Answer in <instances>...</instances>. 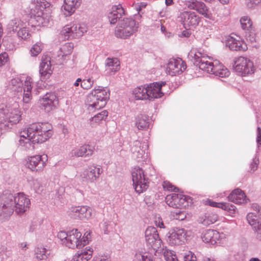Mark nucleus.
I'll return each mask as SVG.
<instances>
[{"label":"nucleus","mask_w":261,"mask_h":261,"mask_svg":"<svg viewBox=\"0 0 261 261\" xmlns=\"http://www.w3.org/2000/svg\"><path fill=\"white\" fill-rule=\"evenodd\" d=\"M108 112L106 111L103 110L100 113H98V114L94 115L92 118H91V122H95L96 123H99L100 121L105 119L108 116Z\"/></svg>","instance_id":"44"},{"label":"nucleus","mask_w":261,"mask_h":261,"mask_svg":"<svg viewBox=\"0 0 261 261\" xmlns=\"http://www.w3.org/2000/svg\"><path fill=\"white\" fill-rule=\"evenodd\" d=\"M165 84V82H161L153 83L147 86H141L135 88L133 93L137 99L152 100L163 95L161 89Z\"/></svg>","instance_id":"5"},{"label":"nucleus","mask_w":261,"mask_h":261,"mask_svg":"<svg viewBox=\"0 0 261 261\" xmlns=\"http://www.w3.org/2000/svg\"><path fill=\"white\" fill-rule=\"evenodd\" d=\"M120 69V62L117 58H107L105 62V74H114Z\"/></svg>","instance_id":"27"},{"label":"nucleus","mask_w":261,"mask_h":261,"mask_svg":"<svg viewBox=\"0 0 261 261\" xmlns=\"http://www.w3.org/2000/svg\"><path fill=\"white\" fill-rule=\"evenodd\" d=\"M186 30L182 31L180 33L178 34V36L180 38L185 37V38H188L191 35V32L187 29V28H185Z\"/></svg>","instance_id":"56"},{"label":"nucleus","mask_w":261,"mask_h":261,"mask_svg":"<svg viewBox=\"0 0 261 261\" xmlns=\"http://www.w3.org/2000/svg\"><path fill=\"white\" fill-rule=\"evenodd\" d=\"M261 2V0H249L247 2V6L249 8L253 7L254 6L257 5Z\"/></svg>","instance_id":"60"},{"label":"nucleus","mask_w":261,"mask_h":261,"mask_svg":"<svg viewBox=\"0 0 261 261\" xmlns=\"http://www.w3.org/2000/svg\"><path fill=\"white\" fill-rule=\"evenodd\" d=\"M240 21L242 29L245 32L254 29L252 21L249 16H245L241 17Z\"/></svg>","instance_id":"39"},{"label":"nucleus","mask_w":261,"mask_h":261,"mask_svg":"<svg viewBox=\"0 0 261 261\" xmlns=\"http://www.w3.org/2000/svg\"><path fill=\"white\" fill-rule=\"evenodd\" d=\"M133 186L136 192L140 194L148 188V179L144 170L139 167H135L132 172Z\"/></svg>","instance_id":"8"},{"label":"nucleus","mask_w":261,"mask_h":261,"mask_svg":"<svg viewBox=\"0 0 261 261\" xmlns=\"http://www.w3.org/2000/svg\"><path fill=\"white\" fill-rule=\"evenodd\" d=\"M187 68V65L181 59H170L167 67L168 73L174 76L181 73Z\"/></svg>","instance_id":"16"},{"label":"nucleus","mask_w":261,"mask_h":261,"mask_svg":"<svg viewBox=\"0 0 261 261\" xmlns=\"http://www.w3.org/2000/svg\"><path fill=\"white\" fill-rule=\"evenodd\" d=\"M72 49L73 46L70 44H65L63 46V47L60 49L61 51L63 53L62 56L70 55L72 51Z\"/></svg>","instance_id":"48"},{"label":"nucleus","mask_w":261,"mask_h":261,"mask_svg":"<svg viewBox=\"0 0 261 261\" xmlns=\"http://www.w3.org/2000/svg\"><path fill=\"white\" fill-rule=\"evenodd\" d=\"M8 55L6 52L0 54V66L5 65L8 61Z\"/></svg>","instance_id":"54"},{"label":"nucleus","mask_w":261,"mask_h":261,"mask_svg":"<svg viewBox=\"0 0 261 261\" xmlns=\"http://www.w3.org/2000/svg\"><path fill=\"white\" fill-rule=\"evenodd\" d=\"M164 256L166 261H178L177 256L173 251L165 249L164 251Z\"/></svg>","instance_id":"45"},{"label":"nucleus","mask_w":261,"mask_h":261,"mask_svg":"<svg viewBox=\"0 0 261 261\" xmlns=\"http://www.w3.org/2000/svg\"><path fill=\"white\" fill-rule=\"evenodd\" d=\"M155 224L156 226L160 228H164V224L162 219L158 218L155 221Z\"/></svg>","instance_id":"63"},{"label":"nucleus","mask_w":261,"mask_h":261,"mask_svg":"<svg viewBox=\"0 0 261 261\" xmlns=\"http://www.w3.org/2000/svg\"><path fill=\"white\" fill-rule=\"evenodd\" d=\"M23 25L22 21L19 18H14L11 20L7 25V30L9 32H17Z\"/></svg>","instance_id":"38"},{"label":"nucleus","mask_w":261,"mask_h":261,"mask_svg":"<svg viewBox=\"0 0 261 261\" xmlns=\"http://www.w3.org/2000/svg\"><path fill=\"white\" fill-rule=\"evenodd\" d=\"M20 111L17 102L0 106V128L8 129L20 119Z\"/></svg>","instance_id":"3"},{"label":"nucleus","mask_w":261,"mask_h":261,"mask_svg":"<svg viewBox=\"0 0 261 261\" xmlns=\"http://www.w3.org/2000/svg\"><path fill=\"white\" fill-rule=\"evenodd\" d=\"M253 229L256 232V239L259 241H261V225Z\"/></svg>","instance_id":"59"},{"label":"nucleus","mask_w":261,"mask_h":261,"mask_svg":"<svg viewBox=\"0 0 261 261\" xmlns=\"http://www.w3.org/2000/svg\"><path fill=\"white\" fill-rule=\"evenodd\" d=\"M245 37L247 41L251 44L256 43L257 41V37L254 29L245 32Z\"/></svg>","instance_id":"42"},{"label":"nucleus","mask_w":261,"mask_h":261,"mask_svg":"<svg viewBox=\"0 0 261 261\" xmlns=\"http://www.w3.org/2000/svg\"><path fill=\"white\" fill-rule=\"evenodd\" d=\"M247 220L248 223L252 227L253 229L261 225L259 221L258 216L254 215L253 213H249L247 215Z\"/></svg>","instance_id":"40"},{"label":"nucleus","mask_w":261,"mask_h":261,"mask_svg":"<svg viewBox=\"0 0 261 261\" xmlns=\"http://www.w3.org/2000/svg\"><path fill=\"white\" fill-rule=\"evenodd\" d=\"M138 28V23H136L134 19L124 16L118 23L115 29V35L118 38H127L136 32Z\"/></svg>","instance_id":"6"},{"label":"nucleus","mask_w":261,"mask_h":261,"mask_svg":"<svg viewBox=\"0 0 261 261\" xmlns=\"http://www.w3.org/2000/svg\"><path fill=\"white\" fill-rule=\"evenodd\" d=\"M186 5L189 9L197 11L205 18L212 19V14L204 3L197 0H191L187 2Z\"/></svg>","instance_id":"17"},{"label":"nucleus","mask_w":261,"mask_h":261,"mask_svg":"<svg viewBox=\"0 0 261 261\" xmlns=\"http://www.w3.org/2000/svg\"><path fill=\"white\" fill-rule=\"evenodd\" d=\"M17 35L19 38L23 40H27L31 36L28 29L23 26L17 32Z\"/></svg>","instance_id":"43"},{"label":"nucleus","mask_w":261,"mask_h":261,"mask_svg":"<svg viewBox=\"0 0 261 261\" xmlns=\"http://www.w3.org/2000/svg\"><path fill=\"white\" fill-rule=\"evenodd\" d=\"M82 233L77 229H73L68 231L67 242H66V246L69 248H80L88 244L87 240L84 237L80 240Z\"/></svg>","instance_id":"13"},{"label":"nucleus","mask_w":261,"mask_h":261,"mask_svg":"<svg viewBox=\"0 0 261 261\" xmlns=\"http://www.w3.org/2000/svg\"><path fill=\"white\" fill-rule=\"evenodd\" d=\"M11 84L14 87H20L23 84L18 79H12L11 81Z\"/></svg>","instance_id":"61"},{"label":"nucleus","mask_w":261,"mask_h":261,"mask_svg":"<svg viewBox=\"0 0 261 261\" xmlns=\"http://www.w3.org/2000/svg\"><path fill=\"white\" fill-rule=\"evenodd\" d=\"M41 44L40 43H37L34 44L30 49V53L32 56H37L42 50Z\"/></svg>","instance_id":"47"},{"label":"nucleus","mask_w":261,"mask_h":261,"mask_svg":"<svg viewBox=\"0 0 261 261\" xmlns=\"http://www.w3.org/2000/svg\"><path fill=\"white\" fill-rule=\"evenodd\" d=\"M256 143L258 147L261 145V128L258 127L257 128Z\"/></svg>","instance_id":"58"},{"label":"nucleus","mask_w":261,"mask_h":261,"mask_svg":"<svg viewBox=\"0 0 261 261\" xmlns=\"http://www.w3.org/2000/svg\"><path fill=\"white\" fill-rule=\"evenodd\" d=\"M68 231H61L58 233V238L61 240L63 245L66 246V242H67Z\"/></svg>","instance_id":"49"},{"label":"nucleus","mask_w":261,"mask_h":261,"mask_svg":"<svg viewBox=\"0 0 261 261\" xmlns=\"http://www.w3.org/2000/svg\"><path fill=\"white\" fill-rule=\"evenodd\" d=\"M150 119L146 115L140 114L136 117L135 126L139 130H146L149 128Z\"/></svg>","instance_id":"30"},{"label":"nucleus","mask_w":261,"mask_h":261,"mask_svg":"<svg viewBox=\"0 0 261 261\" xmlns=\"http://www.w3.org/2000/svg\"><path fill=\"white\" fill-rule=\"evenodd\" d=\"M253 208L255 211H257L258 216L260 217V219H261V206L255 204H253Z\"/></svg>","instance_id":"64"},{"label":"nucleus","mask_w":261,"mask_h":261,"mask_svg":"<svg viewBox=\"0 0 261 261\" xmlns=\"http://www.w3.org/2000/svg\"><path fill=\"white\" fill-rule=\"evenodd\" d=\"M223 203L216 202H214V201H211V200H209L208 201V204L210 206H213V207L221 208H222Z\"/></svg>","instance_id":"62"},{"label":"nucleus","mask_w":261,"mask_h":261,"mask_svg":"<svg viewBox=\"0 0 261 261\" xmlns=\"http://www.w3.org/2000/svg\"><path fill=\"white\" fill-rule=\"evenodd\" d=\"M31 204L30 199L23 193H18L15 196L14 207L15 212L21 214L29 209Z\"/></svg>","instance_id":"20"},{"label":"nucleus","mask_w":261,"mask_h":261,"mask_svg":"<svg viewBox=\"0 0 261 261\" xmlns=\"http://www.w3.org/2000/svg\"><path fill=\"white\" fill-rule=\"evenodd\" d=\"M15 196L10 191H5L0 196V217H9L14 212Z\"/></svg>","instance_id":"7"},{"label":"nucleus","mask_w":261,"mask_h":261,"mask_svg":"<svg viewBox=\"0 0 261 261\" xmlns=\"http://www.w3.org/2000/svg\"><path fill=\"white\" fill-rule=\"evenodd\" d=\"M228 198L229 201L237 204L246 203L248 201L244 192L240 189L234 190L229 195Z\"/></svg>","instance_id":"26"},{"label":"nucleus","mask_w":261,"mask_h":261,"mask_svg":"<svg viewBox=\"0 0 261 261\" xmlns=\"http://www.w3.org/2000/svg\"><path fill=\"white\" fill-rule=\"evenodd\" d=\"M109 98L110 93L104 88L99 87L97 89H94L87 96L86 105L88 110L89 112H93L102 108Z\"/></svg>","instance_id":"4"},{"label":"nucleus","mask_w":261,"mask_h":261,"mask_svg":"<svg viewBox=\"0 0 261 261\" xmlns=\"http://www.w3.org/2000/svg\"><path fill=\"white\" fill-rule=\"evenodd\" d=\"M201 238L205 243L215 245L219 241L220 235L217 230L208 229L203 232Z\"/></svg>","instance_id":"28"},{"label":"nucleus","mask_w":261,"mask_h":261,"mask_svg":"<svg viewBox=\"0 0 261 261\" xmlns=\"http://www.w3.org/2000/svg\"><path fill=\"white\" fill-rule=\"evenodd\" d=\"M218 219V216L213 213H207L199 218L198 221L204 226L214 223Z\"/></svg>","instance_id":"35"},{"label":"nucleus","mask_w":261,"mask_h":261,"mask_svg":"<svg viewBox=\"0 0 261 261\" xmlns=\"http://www.w3.org/2000/svg\"><path fill=\"white\" fill-rule=\"evenodd\" d=\"M50 4L45 0H37L36 8L40 9L37 12V15H35V18L38 22V25H46L48 21L44 17L43 10L49 7Z\"/></svg>","instance_id":"24"},{"label":"nucleus","mask_w":261,"mask_h":261,"mask_svg":"<svg viewBox=\"0 0 261 261\" xmlns=\"http://www.w3.org/2000/svg\"><path fill=\"white\" fill-rule=\"evenodd\" d=\"M181 19L185 28H195L199 24L200 18L195 12L185 11L181 14Z\"/></svg>","instance_id":"18"},{"label":"nucleus","mask_w":261,"mask_h":261,"mask_svg":"<svg viewBox=\"0 0 261 261\" xmlns=\"http://www.w3.org/2000/svg\"><path fill=\"white\" fill-rule=\"evenodd\" d=\"M226 46L232 50L245 51L247 49V46L245 42L238 40L233 37H230L228 39Z\"/></svg>","instance_id":"29"},{"label":"nucleus","mask_w":261,"mask_h":261,"mask_svg":"<svg viewBox=\"0 0 261 261\" xmlns=\"http://www.w3.org/2000/svg\"><path fill=\"white\" fill-rule=\"evenodd\" d=\"M87 31V28L84 24L70 23L62 29L61 34L65 40L79 38Z\"/></svg>","instance_id":"9"},{"label":"nucleus","mask_w":261,"mask_h":261,"mask_svg":"<svg viewBox=\"0 0 261 261\" xmlns=\"http://www.w3.org/2000/svg\"><path fill=\"white\" fill-rule=\"evenodd\" d=\"M94 148L88 145H84L79 147L73 148L69 152L68 156L70 159L79 157H87L92 155Z\"/></svg>","instance_id":"21"},{"label":"nucleus","mask_w":261,"mask_h":261,"mask_svg":"<svg viewBox=\"0 0 261 261\" xmlns=\"http://www.w3.org/2000/svg\"><path fill=\"white\" fill-rule=\"evenodd\" d=\"M94 81L95 79H94L93 76L88 79H84L82 80L81 86L84 89H89L92 87Z\"/></svg>","instance_id":"46"},{"label":"nucleus","mask_w":261,"mask_h":261,"mask_svg":"<svg viewBox=\"0 0 261 261\" xmlns=\"http://www.w3.org/2000/svg\"><path fill=\"white\" fill-rule=\"evenodd\" d=\"M93 250L91 248L82 250L81 253L76 254L71 260L68 261H88L92 256ZM67 261V260H65Z\"/></svg>","instance_id":"32"},{"label":"nucleus","mask_w":261,"mask_h":261,"mask_svg":"<svg viewBox=\"0 0 261 261\" xmlns=\"http://www.w3.org/2000/svg\"><path fill=\"white\" fill-rule=\"evenodd\" d=\"M259 161L256 158H254L252 160V163L250 164L251 170L254 171L257 168Z\"/></svg>","instance_id":"57"},{"label":"nucleus","mask_w":261,"mask_h":261,"mask_svg":"<svg viewBox=\"0 0 261 261\" xmlns=\"http://www.w3.org/2000/svg\"><path fill=\"white\" fill-rule=\"evenodd\" d=\"M32 86L31 82L29 80H26L24 82L23 86V102L26 107L24 109H27L28 105L29 104L32 99Z\"/></svg>","instance_id":"31"},{"label":"nucleus","mask_w":261,"mask_h":261,"mask_svg":"<svg viewBox=\"0 0 261 261\" xmlns=\"http://www.w3.org/2000/svg\"><path fill=\"white\" fill-rule=\"evenodd\" d=\"M163 188L169 191L177 192L178 189L169 182L164 181L163 185Z\"/></svg>","instance_id":"52"},{"label":"nucleus","mask_w":261,"mask_h":261,"mask_svg":"<svg viewBox=\"0 0 261 261\" xmlns=\"http://www.w3.org/2000/svg\"><path fill=\"white\" fill-rule=\"evenodd\" d=\"M146 146V144H143V146H141L140 141L136 140L133 142V145L131 147V151L136 158H142L145 153L144 148Z\"/></svg>","instance_id":"34"},{"label":"nucleus","mask_w":261,"mask_h":261,"mask_svg":"<svg viewBox=\"0 0 261 261\" xmlns=\"http://www.w3.org/2000/svg\"><path fill=\"white\" fill-rule=\"evenodd\" d=\"M41 107L47 112H50L57 103V97L54 93H47L39 100Z\"/></svg>","instance_id":"22"},{"label":"nucleus","mask_w":261,"mask_h":261,"mask_svg":"<svg viewBox=\"0 0 261 261\" xmlns=\"http://www.w3.org/2000/svg\"><path fill=\"white\" fill-rule=\"evenodd\" d=\"M68 216L74 220H88L92 216V209L87 206L71 207L68 211Z\"/></svg>","instance_id":"12"},{"label":"nucleus","mask_w":261,"mask_h":261,"mask_svg":"<svg viewBox=\"0 0 261 261\" xmlns=\"http://www.w3.org/2000/svg\"><path fill=\"white\" fill-rule=\"evenodd\" d=\"M102 173V169L100 166L92 165L83 171L81 176L85 180L93 182L99 178Z\"/></svg>","instance_id":"19"},{"label":"nucleus","mask_w":261,"mask_h":261,"mask_svg":"<svg viewBox=\"0 0 261 261\" xmlns=\"http://www.w3.org/2000/svg\"><path fill=\"white\" fill-rule=\"evenodd\" d=\"M46 157L40 155L29 156L27 160L26 166L32 171H42L46 165Z\"/></svg>","instance_id":"15"},{"label":"nucleus","mask_w":261,"mask_h":261,"mask_svg":"<svg viewBox=\"0 0 261 261\" xmlns=\"http://www.w3.org/2000/svg\"><path fill=\"white\" fill-rule=\"evenodd\" d=\"M187 237V231L185 229L175 228L167 233L166 241L171 246L180 245L185 243Z\"/></svg>","instance_id":"11"},{"label":"nucleus","mask_w":261,"mask_h":261,"mask_svg":"<svg viewBox=\"0 0 261 261\" xmlns=\"http://www.w3.org/2000/svg\"><path fill=\"white\" fill-rule=\"evenodd\" d=\"M179 195L176 193H172L168 195L166 197V202L170 207L179 208Z\"/></svg>","instance_id":"36"},{"label":"nucleus","mask_w":261,"mask_h":261,"mask_svg":"<svg viewBox=\"0 0 261 261\" xmlns=\"http://www.w3.org/2000/svg\"><path fill=\"white\" fill-rule=\"evenodd\" d=\"M93 250L91 248L82 250L81 253L76 254L71 260L68 261H88L92 256ZM67 261V260H65Z\"/></svg>","instance_id":"33"},{"label":"nucleus","mask_w":261,"mask_h":261,"mask_svg":"<svg viewBox=\"0 0 261 261\" xmlns=\"http://www.w3.org/2000/svg\"><path fill=\"white\" fill-rule=\"evenodd\" d=\"M52 134L51 126L49 123H32L20 132L19 144L27 149H30L32 143L44 142L51 137Z\"/></svg>","instance_id":"1"},{"label":"nucleus","mask_w":261,"mask_h":261,"mask_svg":"<svg viewBox=\"0 0 261 261\" xmlns=\"http://www.w3.org/2000/svg\"><path fill=\"white\" fill-rule=\"evenodd\" d=\"M190 198L188 196H186L184 195H179V204H180V208H181L182 207H186L188 205V199Z\"/></svg>","instance_id":"51"},{"label":"nucleus","mask_w":261,"mask_h":261,"mask_svg":"<svg viewBox=\"0 0 261 261\" xmlns=\"http://www.w3.org/2000/svg\"><path fill=\"white\" fill-rule=\"evenodd\" d=\"M145 238L147 245L154 250L161 246L162 241L155 227L152 226L147 227L145 232Z\"/></svg>","instance_id":"14"},{"label":"nucleus","mask_w":261,"mask_h":261,"mask_svg":"<svg viewBox=\"0 0 261 261\" xmlns=\"http://www.w3.org/2000/svg\"><path fill=\"white\" fill-rule=\"evenodd\" d=\"M125 16V12L121 5L113 6L111 11L108 14V17L111 24L118 22Z\"/></svg>","instance_id":"23"},{"label":"nucleus","mask_w":261,"mask_h":261,"mask_svg":"<svg viewBox=\"0 0 261 261\" xmlns=\"http://www.w3.org/2000/svg\"><path fill=\"white\" fill-rule=\"evenodd\" d=\"M81 2V0H64V9L69 13L72 14L80 6Z\"/></svg>","instance_id":"37"},{"label":"nucleus","mask_w":261,"mask_h":261,"mask_svg":"<svg viewBox=\"0 0 261 261\" xmlns=\"http://www.w3.org/2000/svg\"><path fill=\"white\" fill-rule=\"evenodd\" d=\"M222 209L225 211H227L230 213H234L237 208L234 205L229 203H223Z\"/></svg>","instance_id":"50"},{"label":"nucleus","mask_w":261,"mask_h":261,"mask_svg":"<svg viewBox=\"0 0 261 261\" xmlns=\"http://www.w3.org/2000/svg\"><path fill=\"white\" fill-rule=\"evenodd\" d=\"M233 67L235 71L242 76L252 74L255 71L253 62L243 57H239L236 59L234 62Z\"/></svg>","instance_id":"10"},{"label":"nucleus","mask_w":261,"mask_h":261,"mask_svg":"<svg viewBox=\"0 0 261 261\" xmlns=\"http://www.w3.org/2000/svg\"><path fill=\"white\" fill-rule=\"evenodd\" d=\"M137 261H151L152 259L145 254L137 253L135 255Z\"/></svg>","instance_id":"53"},{"label":"nucleus","mask_w":261,"mask_h":261,"mask_svg":"<svg viewBox=\"0 0 261 261\" xmlns=\"http://www.w3.org/2000/svg\"><path fill=\"white\" fill-rule=\"evenodd\" d=\"M39 73L41 80L49 78L52 73L50 59L46 56L43 57L40 65Z\"/></svg>","instance_id":"25"},{"label":"nucleus","mask_w":261,"mask_h":261,"mask_svg":"<svg viewBox=\"0 0 261 261\" xmlns=\"http://www.w3.org/2000/svg\"><path fill=\"white\" fill-rule=\"evenodd\" d=\"M188 57L196 66L208 73L220 77H227L229 75L228 70L219 61L212 62L208 56L199 50L192 49L189 52Z\"/></svg>","instance_id":"2"},{"label":"nucleus","mask_w":261,"mask_h":261,"mask_svg":"<svg viewBox=\"0 0 261 261\" xmlns=\"http://www.w3.org/2000/svg\"><path fill=\"white\" fill-rule=\"evenodd\" d=\"M33 187L36 193H39L42 190V187L40 185V184L38 180H34Z\"/></svg>","instance_id":"55"},{"label":"nucleus","mask_w":261,"mask_h":261,"mask_svg":"<svg viewBox=\"0 0 261 261\" xmlns=\"http://www.w3.org/2000/svg\"><path fill=\"white\" fill-rule=\"evenodd\" d=\"M35 255L38 259L44 260L47 258L48 251L43 247H37L35 249Z\"/></svg>","instance_id":"41"}]
</instances>
